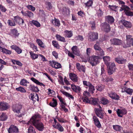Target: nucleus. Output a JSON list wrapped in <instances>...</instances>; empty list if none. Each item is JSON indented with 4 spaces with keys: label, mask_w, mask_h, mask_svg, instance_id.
<instances>
[{
    "label": "nucleus",
    "mask_w": 133,
    "mask_h": 133,
    "mask_svg": "<svg viewBox=\"0 0 133 133\" xmlns=\"http://www.w3.org/2000/svg\"><path fill=\"white\" fill-rule=\"evenodd\" d=\"M41 119V116L38 113H36L32 117L28 123L32 124L39 130L42 131Z\"/></svg>",
    "instance_id": "obj_1"
},
{
    "label": "nucleus",
    "mask_w": 133,
    "mask_h": 133,
    "mask_svg": "<svg viewBox=\"0 0 133 133\" xmlns=\"http://www.w3.org/2000/svg\"><path fill=\"white\" fill-rule=\"evenodd\" d=\"M100 57L96 55H92L90 56L88 61L92 66H96L99 62Z\"/></svg>",
    "instance_id": "obj_2"
},
{
    "label": "nucleus",
    "mask_w": 133,
    "mask_h": 133,
    "mask_svg": "<svg viewBox=\"0 0 133 133\" xmlns=\"http://www.w3.org/2000/svg\"><path fill=\"white\" fill-rule=\"evenodd\" d=\"M126 42H125L122 44L123 48H126L130 47L131 45H133V38L132 36L130 35H127L126 36Z\"/></svg>",
    "instance_id": "obj_3"
},
{
    "label": "nucleus",
    "mask_w": 133,
    "mask_h": 133,
    "mask_svg": "<svg viewBox=\"0 0 133 133\" xmlns=\"http://www.w3.org/2000/svg\"><path fill=\"white\" fill-rule=\"evenodd\" d=\"M57 97L60 102V103L59 104L61 108H60V109L62 111L63 110L65 112H68V109L65 107V106L67 105L66 103L63 101L62 97L58 95L57 96Z\"/></svg>",
    "instance_id": "obj_4"
},
{
    "label": "nucleus",
    "mask_w": 133,
    "mask_h": 133,
    "mask_svg": "<svg viewBox=\"0 0 133 133\" xmlns=\"http://www.w3.org/2000/svg\"><path fill=\"white\" fill-rule=\"evenodd\" d=\"M98 38V34L97 32H90L88 34V40L90 41H94Z\"/></svg>",
    "instance_id": "obj_5"
},
{
    "label": "nucleus",
    "mask_w": 133,
    "mask_h": 133,
    "mask_svg": "<svg viewBox=\"0 0 133 133\" xmlns=\"http://www.w3.org/2000/svg\"><path fill=\"white\" fill-rule=\"evenodd\" d=\"M98 99L96 98H91L90 99L86 98L83 99V102L87 103H89L91 104L98 105H99L98 103Z\"/></svg>",
    "instance_id": "obj_6"
},
{
    "label": "nucleus",
    "mask_w": 133,
    "mask_h": 133,
    "mask_svg": "<svg viewBox=\"0 0 133 133\" xmlns=\"http://www.w3.org/2000/svg\"><path fill=\"white\" fill-rule=\"evenodd\" d=\"M94 111L97 116L102 119H104V115L105 113L102 109L96 108L94 109Z\"/></svg>",
    "instance_id": "obj_7"
},
{
    "label": "nucleus",
    "mask_w": 133,
    "mask_h": 133,
    "mask_svg": "<svg viewBox=\"0 0 133 133\" xmlns=\"http://www.w3.org/2000/svg\"><path fill=\"white\" fill-rule=\"evenodd\" d=\"M125 83L124 84V86L123 88L122 91H123V92H126L128 94H129L130 95H132V93L133 92V90L132 89L128 88L126 87L127 86H125L127 85V84L129 82V81H125Z\"/></svg>",
    "instance_id": "obj_8"
},
{
    "label": "nucleus",
    "mask_w": 133,
    "mask_h": 133,
    "mask_svg": "<svg viewBox=\"0 0 133 133\" xmlns=\"http://www.w3.org/2000/svg\"><path fill=\"white\" fill-rule=\"evenodd\" d=\"M12 107V110L14 112L18 114L20 112V110L22 108V106L21 104H17L13 105Z\"/></svg>",
    "instance_id": "obj_9"
},
{
    "label": "nucleus",
    "mask_w": 133,
    "mask_h": 133,
    "mask_svg": "<svg viewBox=\"0 0 133 133\" xmlns=\"http://www.w3.org/2000/svg\"><path fill=\"white\" fill-rule=\"evenodd\" d=\"M101 26V29H103L104 31L106 32H109L111 29L110 25L106 22L102 23Z\"/></svg>",
    "instance_id": "obj_10"
},
{
    "label": "nucleus",
    "mask_w": 133,
    "mask_h": 133,
    "mask_svg": "<svg viewBox=\"0 0 133 133\" xmlns=\"http://www.w3.org/2000/svg\"><path fill=\"white\" fill-rule=\"evenodd\" d=\"M8 104L4 101L0 102V110L3 111L7 110L9 108Z\"/></svg>",
    "instance_id": "obj_11"
},
{
    "label": "nucleus",
    "mask_w": 133,
    "mask_h": 133,
    "mask_svg": "<svg viewBox=\"0 0 133 133\" xmlns=\"http://www.w3.org/2000/svg\"><path fill=\"white\" fill-rule=\"evenodd\" d=\"M110 41L111 44L114 45H120L122 43V41L121 40L115 38L111 39Z\"/></svg>",
    "instance_id": "obj_12"
},
{
    "label": "nucleus",
    "mask_w": 133,
    "mask_h": 133,
    "mask_svg": "<svg viewBox=\"0 0 133 133\" xmlns=\"http://www.w3.org/2000/svg\"><path fill=\"white\" fill-rule=\"evenodd\" d=\"M8 131V133H18V129L16 126L14 125H11Z\"/></svg>",
    "instance_id": "obj_13"
},
{
    "label": "nucleus",
    "mask_w": 133,
    "mask_h": 133,
    "mask_svg": "<svg viewBox=\"0 0 133 133\" xmlns=\"http://www.w3.org/2000/svg\"><path fill=\"white\" fill-rule=\"evenodd\" d=\"M14 20L15 22L18 23L19 25H23L24 23V20L18 16L14 17Z\"/></svg>",
    "instance_id": "obj_14"
},
{
    "label": "nucleus",
    "mask_w": 133,
    "mask_h": 133,
    "mask_svg": "<svg viewBox=\"0 0 133 133\" xmlns=\"http://www.w3.org/2000/svg\"><path fill=\"white\" fill-rule=\"evenodd\" d=\"M92 119L94 123L97 127L100 128L101 127V124L100 123L99 119L95 115L93 116Z\"/></svg>",
    "instance_id": "obj_15"
},
{
    "label": "nucleus",
    "mask_w": 133,
    "mask_h": 133,
    "mask_svg": "<svg viewBox=\"0 0 133 133\" xmlns=\"http://www.w3.org/2000/svg\"><path fill=\"white\" fill-rule=\"evenodd\" d=\"M49 64L53 67L56 69H58L61 67V64L55 61H49Z\"/></svg>",
    "instance_id": "obj_16"
},
{
    "label": "nucleus",
    "mask_w": 133,
    "mask_h": 133,
    "mask_svg": "<svg viewBox=\"0 0 133 133\" xmlns=\"http://www.w3.org/2000/svg\"><path fill=\"white\" fill-rule=\"evenodd\" d=\"M109 96L111 99L118 101L120 97L115 92H111L108 94Z\"/></svg>",
    "instance_id": "obj_17"
},
{
    "label": "nucleus",
    "mask_w": 133,
    "mask_h": 133,
    "mask_svg": "<svg viewBox=\"0 0 133 133\" xmlns=\"http://www.w3.org/2000/svg\"><path fill=\"white\" fill-rule=\"evenodd\" d=\"M21 13L23 16H26L29 18H32L34 16V14L31 11H26L24 12L22 10Z\"/></svg>",
    "instance_id": "obj_18"
},
{
    "label": "nucleus",
    "mask_w": 133,
    "mask_h": 133,
    "mask_svg": "<svg viewBox=\"0 0 133 133\" xmlns=\"http://www.w3.org/2000/svg\"><path fill=\"white\" fill-rule=\"evenodd\" d=\"M105 22L110 24H112L114 22L115 19L113 17L110 15L106 16L105 17Z\"/></svg>",
    "instance_id": "obj_19"
},
{
    "label": "nucleus",
    "mask_w": 133,
    "mask_h": 133,
    "mask_svg": "<svg viewBox=\"0 0 133 133\" xmlns=\"http://www.w3.org/2000/svg\"><path fill=\"white\" fill-rule=\"evenodd\" d=\"M121 23L126 28H130L132 26L131 22L122 19L121 21Z\"/></svg>",
    "instance_id": "obj_20"
},
{
    "label": "nucleus",
    "mask_w": 133,
    "mask_h": 133,
    "mask_svg": "<svg viewBox=\"0 0 133 133\" xmlns=\"http://www.w3.org/2000/svg\"><path fill=\"white\" fill-rule=\"evenodd\" d=\"M71 88L73 91L76 93H79L81 89L80 87L73 84L71 85Z\"/></svg>",
    "instance_id": "obj_21"
},
{
    "label": "nucleus",
    "mask_w": 133,
    "mask_h": 133,
    "mask_svg": "<svg viewBox=\"0 0 133 133\" xmlns=\"http://www.w3.org/2000/svg\"><path fill=\"white\" fill-rule=\"evenodd\" d=\"M64 35L65 37L70 38L73 35L72 31L66 30L64 31Z\"/></svg>",
    "instance_id": "obj_22"
},
{
    "label": "nucleus",
    "mask_w": 133,
    "mask_h": 133,
    "mask_svg": "<svg viewBox=\"0 0 133 133\" xmlns=\"http://www.w3.org/2000/svg\"><path fill=\"white\" fill-rule=\"evenodd\" d=\"M117 112L118 116L120 117H122L123 116V115H125L127 113V111L125 109L122 110L118 109Z\"/></svg>",
    "instance_id": "obj_23"
},
{
    "label": "nucleus",
    "mask_w": 133,
    "mask_h": 133,
    "mask_svg": "<svg viewBox=\"0 0 133 133\" xmlns=\"http://www.w3.org/2000/svg\"><path fill=\"white\" fill-rule=\"evenodd\" d=\"M27 88L33 91L38 92L39 91L38 88L37 87H35L33 84H29V85H28Z\"/></svg>",
    "instance_id": "obj_24"
},
{
    "label": "nucleus",
    "mask_w": 133,
    "mask_h": 133,
    "mask_svg": "<svg viewBox=\"0 0 133 133\" xmlns=\"http://www.w3.org/2000/svg\"><path fill=\"white\" fill-rule=\"evenodd\" d=\"M76 68L78 70L81 72L82 71L84 72H85V68L84 66L81 65L79 63H77L76 64Z\"/></svg>",
    "instance_id": "obj_25"
},
{
    "label": "nucleus",
    "mask_w": 133,
    "mask_h": 133,
    "mask_svg": "<svg viewBox=\"0 0 133 133\" xmlns=\"http://www.w3.org/2000/svg\"><path fill=\"white\" fill-rule=\"evenodd\" d=\"M11 48L12 49L15 50L18 54H19L22 52V50L16 45H12L11 46Z\"/></svg>",
    "instance_id": "obj_26"
},
{
    "label": "nucleus",
    "mask_w": 133,
    "mask_h": 133,
    "mask_svg": "<svg viewBox=\"0 0 133 133\" xmlns=\"http://www.w3.org/2000/svg\"><path fill=\"white\" fill-rule=\"evenodd\" d=\"M54 20L52 19L51 21V23L55 26L59 27L60 25L59 20L55 17Z\"/></svg>",
    "instance_id": "obj_27"
},
{
    "label": "nucleus",
    "mask_w": 133,
    "mask_h": 133,
    "mask_svg": "<svg viewBox=\"0 0 133 133\" xmlns=\"http://www.w3.org/2000/svg\"><path fill=\"white\" fill-rule=\"evenodd\" d=\"M11 35L15 38L18 37L19 33L18 32L17 30L16 29H14L11 30Z\"/></svg>",
    "instance_id": "obj_28"
},
{
    "label": "nucleus",
    "mask_w": 133,
    "mask_h": 133,
    "mask_svg": "<svg viewBox=\"0 0 133 133\" xmlns=\"http://www.w3.org/2000/svg\"><path fill=\"white\" fill-rule=\"evenodd\" d=\"M115 60L118 63L120 64H125L127 61L126 59L121 58L119 57L116 58H115Z\"/></svg>",
    "instance_id": "obj_29"
},
{
    "label": "nucleus",
    "mask_w": 133,
    "mask_h": 133,
    "mask_svg": "<svg viewBox=\"0 0 133 133\" xmlns=\"http://www.w3.org/2000/svg\"><path fill=\"white\" fill-rule=\"evenodd\" d=\"M70 79L73 81L77 82L78 81L77 75L74 74L70 73L69 75Z\"/></svg>",
    "instance_id": "obj_30"
},
{
    "label": "nucleus",
    "mask_w": 133,
    "mask_h": 133,
    "mask_svg": "<svg viewBox=\"0 0 133 133\" xmlns=\"http://www.w3.org/2000/svg\"><path fill=\"white\" fill-rule=\"evenodd\" d=\"M52 126L61 132H62L64 131V128L59 123H57L56 125H54Z\"/></svg>",
    "instance_id": "obj_31"
},
{
    "label": "nucleus",
    "mask_w": 133,
    "mask_h": 133,
    "mask_svg": "<svg viewBox=\"0 0 133 133\" xmlns=\"http://www.w3.org/2000/svg\"><path fill=\"white\" fill-rule=\"evenodd\" d=\"M57 39L59 41L65 42H66L65 38L61 36L60 35L57 34L56 35Z\"/></svg>",
    "instance_id": "obj_32"
},
{
    "label": "nucleus",
    "mask_w": 133,
    "mask_h": 133,
    "mask_svg": "<svg viewBox=\"0 0 133 133\" xmlns=\"http://www.w3.org/2000/svg\"><path fill=\"white\" fill-rule=\"evenodd\" d=\"M101 103L104 105L108 104L109 103V100L107 98L104 97H102L100 99Z\"/></svg>",
    "instance_id": "obj_33"
},
{
    "label": "nucleus",
    "mask_w": 133,
    "mask_h": 133,
    "mask_svg": "<svg viewBox=\"0 0 133 133\" xmlns=\"http://www.w3.org/2000/svg\"><path fill=\"white\" fill-rule=\"evenodd\" d=\"M29 84V82L27 81V80L24 79L21 80L20 82V84L23 86H25L27 87L28 85L27 84Z\"/></svg>",
    "instance_id": "obj_34"
},
{
    "label": "nucleus",
    "mask_w": 133,
    "mask_h": 133,
    "mask_svg": "<svg viewBox=\"0 0 133 133\" xmlns=\"http://www.w3.org/2000/svg\"><path fill=\"white\" fill-rule=\"evenodd\" d=\"M52 101L53 102H50L49 105L53 107H56L57 105V102L56 100L54 98H53L52 99Z\"/></svg>",
    "instance_id": "obj_35"
},
{
    "label": "nucleus",
    "mask_w": 133,
    "mask_h": 133,
    "mask_svg": "<svg viewBox=\"0 0 133 133\" xmlns=\"http://www.w3.org/2000/svg\"><path fill=\"white\" fill-rule=\"evenodd\" d=\"M60 91L63 95L65 96L66 97L68 98H71V99H74V97L71 95L70 94L62 90H61Z\"/></svg>",
    "instance_id": "obj_36"
},
{
    "label": "nucleus",
    "mask_w": 133,
    "mask_h": 133,
    "mask_svg": "<svg viewBox=\"0 0 133 133\" xmlns=\"http://www.w3.org/2000/svg\"><path fill=\"white\" fill-rule=\"evenodd\" d=\"M70 11V9L69 8L63 7L62 10V12L63 15H66L69 13Z\"/></svg>",
    "instance_id": "obj_37"
},
{
    "label": "nucleus",
    "mask_w": 133,
    "mask_h": 133,
    "mask_svg": "<svg viewBox=\"0 0 133 133\" xmlns=\"http://www.w3.org/2000/svg\"><path fill=\"white\" fill-rule=\"evenodd\" d=\"M71 49L73 54H74L76 55L78 53V50L77 46H73Z\"/></svg>",
    "instance_id": "obj_38"
},
{
    "label": "nucleus",
    "mask_w": 133,
    "mask_h": 133,
    "mask_svg": "<svg viewBox=\"0 0 133 133\" xmlns=\"http://www.w3.org/2000/svg\"><path fill=\"white\" fill-rule=\"evenodd\" d=\"M89 88L88 91L90 93L93 94L95 90V87L92 85V83L88 87Z\"/></svg>",
    "instance_id": "obj_39"
},
{
    "label": "nucleus",
    "mask_w": 133,
    "mask_h": 133,
    "mask_svg": "<svg viewBox=\"0 0 133 133\" xmlns=\"http://www.w3.org/2000/svg\"><path fill=\"white\" fill-rule=\"evenodd\" d=\"M14 20L13 21L10 19H9L7 21V23L8 25L11 26H15L16 25V24Z\"/></svg>",
    "instance_id": "obj_40"
},
{
    "label": "nucleus",
    "mask_w": 133,
    "mask_h": 133,
    "mask_svg": "<svg viewBox=\"0 0 133 133\" xmlns=\"http://www.w3.org/2000/svg\"><path fill=\"white\" fill-rule=\"evenodd\" d=\"M16 90L17 91H20L21 93H25L26 92V90L23 87L21 86L16 88Z\"/></svg>",
    "instance_id": "obj_41"
},
{
    "label": "nucleus",
    "mask_w": 133,
    "mask_h": 133,
    "mask_svg": "<svg viewBox=\"0 0 133 133\" xmlns=\"http://www.w3.org/2000/svg\"><path fill=\"white\" fill-rule=\"evenodd\" d=\"M104 52L101 48L98 51H97L96 54L98 56H103L104 55Z\"/></svg>",
    "instance_id": "obj_42"
},
{
    "label": "nucleus",
    "mask_w": 133,
    "mask_h": 133,
    "mask_svg": "<svg viewBox=\"0 0 133 133\" xmlns=\"http://www.w3.org/2000/svg\"><path fill=\"white\" fill-rule=\"evenodd\" d=\"M89 24L90 25V26L91 27L92 30H93L95 29V23L94 21H90L89 23Z\"/></svg>",
    "instance_id": "obj_43"
},
{
    "label": "nucleus",
    "mask_w": 133,
    "mask_h": 133,
    "mask_svg": "<svg viewBox=\"0 0 133 133\" xmlns=\"http://www.w3.org/2000/svg\"><path fill=\"white\" fill-rule=\"evenodd\" d=\"M30 79L33 81L35 83H36L37 85H39L40 86H42V83H41L39 82L38 80L36 79L34 77H31Z\"/></svg>",
    "instance_id": "obj_44"
},
{
    "label": "nucleus",
    "mask_w": 133,
    "mask_h": 133,
    "mask_svg": "<svg viewBox=\"0 0 133 133\" xmlns=\"http://www.w3.org/2000/svg\"><path fill=\"white\" fill-rule=\"evenodd\" d=\"M8 117L4 113H3L0 117V120L2 121H4Z\"/></svg>",
    "instance_id": "obj_45"
},
{
    "label": "nucleus",
    "mask_w": 133,
    "mask_h": 133,
    "mask_svg": "<svg viewBox=\"0 0 133 133\" xmlns=\"http://www.w3.org/2000/svg\"><path fill=\"white\" fill-rule=\"evenodd\" d=\"M83 82L84 87L87 88H88L89 87V86L90 85L91 83L90 82H87L84 80L83 81Z\"/></svg>",
    "instance_id": "obj_46"
},
{
    "label": "nucleus",
    "mask_w": 133,
    "mask_h": 133,
    "mask_svg": "<svg viewBox=\"0 0 133 133\" xmlns=\"http://www.w3.org/2000/svg\"><path fill=\"white\" fill-rule=\"evenodd\" d=\"M112 127L114 129L117 131H120L121 130V127L118 125H113Z\"/></svg>",
    "instance_id": "obj_47"
},
{
    "label": "nucleus",
    "mask_w": 133,
    "mask_h": 133,
    "mask_svg": "<svg viewBox=\"0 0 133 133\" xmlns=\"http://www.w3.org/2000/svg\"><path fill=\"white\" fill-rule=\"evenodd\" d=\"M125 13L127 16H133V12L127 10L125 9Z\"/></svg>",
    "instance_id": "obj_48"
},
{
    "label": "nucleus",
    "mask_w": 133,
    "mask_h": 133,
    "mask_svg": "<svg viewBox=\"0 0 133 133\" xmlns=\"http://www.w3.org/2000/svg\"><path fill=\"white\" fill-rule=\"evenodd\" d=\"M28 133H36L35 129L32 126H30L28 129Z\"/></svg>",
    "instance_id": "obj_49"
},
{
    "label": "nucleus",
    "mask_w": 133,
    "mask_h": 133,
    "mask_svg": "<svg viewBox=\"0 0 133 133\" xmlns=\"http://www.w3.org/2000/svg\"><path fill=\"white\" fill-rule=\"evenodd\" d=\"M52 44L53 46L57 49L59 48V45L58 42L56 41H53L52 42Z\"/></svg>",
    "instance_id": "obj_50"
},
{
    "label": "nucleus",
    "mask_w": 133,
    "mask_h": 133,
    "mask_svg": "<svg viewBox=\"0 0 133 133\" xmlns=\"http://www.w3.org/2000/svg\"><path fill=\"white\" fill-rule=\"evenodd\" d=\"M29 53L31 55V57L32 59H35L37 58L38 57V55H37L34 53L32 51L30 52Z\"/></svg>",
    "instance_id": "obj_51"
},
{
    "label": "nucleus",
    "mask_w": 133,
    "mask_h": 133,
    "mask_svg": "<svg viewBox=\"0 0 133 133\" xmlns=\"http://www.w3.org/2000/svg\"><path fill=\"white\" fill-rule=\"evenodd\" d=\"M45 4L46 8L48 10H50L52 9V6L50 2H45Z\"/></svg>",
    "instance_id": "obj_52"
},
{
    "label": "nucleus",
    "mask_w": 133,
    "mask_h": 133,
    "mask_svg": "<svg viewBox=\"0 0 133 133\" xmlns=\"http://www.w3.org/2000/svg\"><path fill=\"white\" fill-rule=\"evenodd\" d=\"M93 4V1L92 0H89L85 4L86 6L90 7L92 6Z\"/></svg>",
    "instance_id": "obj_53"
},
{
    "label": "nucleus",
    "mask_w": 133,
    "mask_h": 133,
    "mask_svg": "<svg viewBox=\"0 0 133 133\" xmlns=\"http://www.w3.org/2000/svg\"><path fill=\"white\" fill-rule=\"evenodd\" d=\"M26 7L28 9L32 11H34L36 9L35 8L31 5H27Z\"/></svg>",
    "instance_id": "obj_54"
},
{
    "label": "nucleus",
    "mask_w": 133,
    "mask_h": 133,
    "mask_svg": "<svg viewBox=\"0 0 133 133\" xmlns=\"http://www.w3.org/2000/svg\"><path fill=\"white\" fill-rule=\"evenodd\" d=\"M105 88L104 86L101 84L96 87V89L97 90L99 91H101L103 90Z\"/></svg>",
    "instance_id": "obj_55"
},
{
    "label": "nucleus",
    "mask_w": 133,
    "mask_h": 133,
    "mask_svg": "<svg viewBox=\"0 0 133 133\" xmlns=\"http://www.w3.org/2000/svg\"><path fill=\"white\" fill-rule=\"evenodd\" d=\"M90 92H88L87 91H85L83 92V96H84V98L83 99H85L86 98H87V99H89L88 96H89L90 95Z\"/></svg>",
    "instance_id": "obj_56"
},
{
    "label": "nucleus",
    "mask_w": 133,
    "mask_h": 133,
    "mask_svg": "<svg viewBox=\"0 0 133 133\" xmlns=\"http://www.w3.org/2000/svg\"><path fill=\"white\" fill-rule=\"evenodd\" d=\"M96 14L98 17H100L103 15V12L100 8L97 11Z\"/></svg>",
    "instance_id": "obj_57"
},
{
    "label": "nucleus",
    "mask_w": 133,
    "mask_h": 133,
    "mask_svg": "<svg viewBox=\"0 0 133 133\" xmlns=\"http://www.w3.org/2000/svg\"><path fill=\"white\" fill-rule=\"evenodd\" d=\"M109 66V68L115 69V70L117 68L116 67L115 64L114 62L110 63Z\"/></svg>",
    "instance_id": "obj_58"
},
{
    "label": "nucleus",
    "mask_w": 133,
    "mask_h": 133,
    "mask_svg": "<svg viewBox=\"0 0 133 133\" xmlns=\"http://www.w3.org/2000/svg\"><path fill=\"white\" fill-rule=\"evenodd\" d=\"M31 23L37 27H39L41 26V24L37 21L32 20L31 21Z\"/></svg>",
    "instance_id": "obj_59"
},
{
    "label": "nucleus",
    "mask_w": 133,
    "mask_h": 133,
    "mask_svg": "<svg viewBox=\"0 0 133 133\" xmlns=\"http://www.w3.org/2000/svg\"><path fill=\"white\" fill-rule=\"evenodd\" d=\"M0 10L2 12H5L7 11L6 9L3 5L0 4Z\"/></svg>",
    "instance_id": "obj_60"
},
{
    "label": "nucleus",
    "mask_w": 133,
    "mask_h": 133,
    "mask_svg": "<svg viewBox=\"0 0 133 133\" xmlns=\"http://www.w3.org/2000/svg\"><path fill=\"white\" fill-rule=\"evenodd\" d=\"M108 7L109 8L110 10L111 11H115V10L117 8V6L116 5H109Z\"/></svg>",
    "instance_id": "obj_61"
},
{
    "label": "nucleus",
    "mask_w": 133,
    "mask_h": 133,
    "mask_svg": "<svg viewBox=\"0 0 133 133\" xmlns=\"http://www.w3.org/2000/svg\"><path fill=\"white\" fill-rule=\"evenodd\" d=\"M98 45L99 43L98 42H97L94 46V49L97 51H98L101 48V47L99 46Z\"/></svg>",
    "instance_id": "obj_62"
},
{
    "label": "nucleus",
    "mask_w": 133,
    "mask_h": 133,
    "mask_svg": "<svg viewBox=\"0 0 133 133\" xmlns=\"http://www.w3.org/2000/svg\"><path fill=\"white\" fill-rule=\"evenodd\" d=\"M116 70L115 69H110L109 68V69L108 70V73L109 75H111L113 74Z\"/></svg>",
    "instance_id": "obj_63"
},
{
    "label": "nucleus",
    "mask_w": 133,
    "mask_h": 133,
    "mask_svg": "<svg viewBox=\"0 0 133 133\" xmlns=\"http://www.w3.org/2000/svg\"><path fill=\"white\" fill-rule=\"evenodd\" d=\"M77 14L79 16L82 17H84L85 15L84 12L81 10L78 11Z\"/></svg>",
    "instance_id": "obj_64"
}]
</instances>
